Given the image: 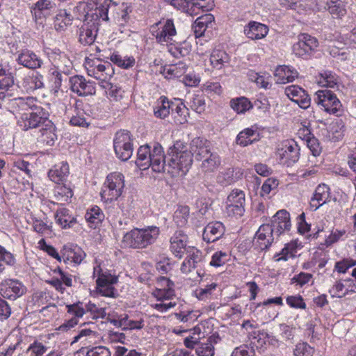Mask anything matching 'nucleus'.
<instances>
[{
    "label": "nucleus",
    "instance_id": "1",
    "mask_svg": "<svg viewBox=\"0 0 356 356\" xmlns=\"http://www.w3.org/2000/svg\"><path fill=\"white\" fill-rule=\"evenodd\" d=\"M168 154V172L172 177L185 175L193 163L192 155L186 144L181 140L175 141L169 148Z\"/></svg>",
    "mask_w": 356,
    "mask_h": 356
},
{
    "label": "nucleus",
    "instance_id": "2",
    "mask_svg": "<svg viewBox=\"0 0 356 356\" xmlns=\"http://www.w3.org/2000/svg\"><path fill=\"white\" fill-rule=\"evenodd\" d=\"M41 116L38 117L35 114L29 121H25L22 125V130L27 131L31 129L38 128L39 130L36 135V139L38 143L46 145L53 146L58 139L57 129L51 120H49L48 111H42Z\"/></svg>",
    "mask_w": 356,
    "mask_h": 356
},
{
    "label": "nucleus",
    "instance_id": "3",
    "mask_svg": "<svg viewBox=\"0 0 356 356\" xmlns=\"http://www.w3.org/2000/svg\"><path fill=\"white\" fill-rule=\"evenodd\" d=\"M159 234L160 229L155 225L136 227L123 236L122 244L124 248L144 249L154 243Z\"/></svg>",
    "mask_w": 356,
    "mask_h": 356
},
{
    "label": "nucleus",
    "instance_id": "4",
    "mask_svg": "<svg viewBox=\"0 0 356 356\" xmlns=\"http://www.w3.org/2000/svg\"><path fill=\"white\" fill-rule=\"evenodd\" d=\"M100 12L102 14H99V16L103 22H108L112 19L118 26H125L131 22L130 13L132 12V8L127 3L104 0Z\"/></svg>",
    "mask_w": 356,
    "mask_h": 356
},
{
    "label": "nucleus",
    "instance_id": "5",
    "mask_svg": "<svg viewBox=\"0 0 356 356\" xmlns=\"http://www.w3.org/2000/svg\"><path fill=\"white\" fill-rule=\"evenodd\" d=\"M105 57L99 55L98 57H86L83 66L87 74L102 83H108L114 74V69L112 64L102 58Z\"/></svg>",
    "mask_w": 356,
    "mask_h": 356
},
{
    "label": "nucleus",
    "instance_id": "6",
    "mask_svg": "<svg viewBox=\"0 0 356 356\" xmlns=\"http://www.w3.org/2000/svg\"><path fill=\"white\" fill-rule=\"evenodd\" d=\"M124 175L118 172L109 174L104 183L100 193L102 200L105 202L117 200L124 188Z\"/></svg>",
    "mask_w": 356,
    "mask_h": 356
},
{
    "label": "nucleus",
    "instance_id": "7",
    "mask_svg": "<svg viewBox=\"0 0 356 356\" xmlns=\"http://www.w3.org/2000/svg\"><path fill=\"white\" fill-rule=\"evenodd\" d=\"M316 103L326 113L336 116L343 113L342 104L332 90H319L316 92Z\"/></svg>",
    "mask_w": 356,
    "mask_h": 356
},
{
    "label": "nucleus",
    "instance_id": "8",
    "mask_svg": "<svg viewBox=\"0 0 356 356\" xmlns=\"http://www.w3.org/2000/svg\"><path fill=\"white\" fill-rule=\"evenodd\" d=\"M150 32L156 41L161 45H168L175 42L173 38L177 35L174 22L171 19H163L150 27Z\"/></svg>",
    "mask_w": 356,
    "mask_h": 356
},
{
    "label": "nucleus",
    "instance_id": "9",
    "mask_svg": "<svg viewBox=\"0 0 356 356\" xmlns=\"http://www.w3.org/2000/svg\"><path fill=\"white\" fill-rule=\"evenodd\" d=\"M43 51L51 64L50 68L62 72L65 75L72 73L74 66L67 54L58 48L50 47H44Z\"/></svg>",
    "mask_w": 356,
    "mask_h": 356
},
{
    "label": "nucleus",
    "instance_id": "10",
    "mask_svg": "<svg viewBox=\"0 0 356 356\" xmlns=\"http://www.w3.org/2000/svg\"><path fill=\"white\" fill-rule=\"evenodd\" d=\"M13 106H17L19 108V111H25L28 110H32V112L30 113H24L22 114L19 119L17 120V125L22 130V125L26 121H29L33 115H38V117L41 116L42 111H47L46 109L43 108L42 106L38 105V100L36 97H19L14 98L13 99Z\"/></svg>",
    "mask_w": 356,
    "mask_h": 356
},
{
    "label": "nucleus",
    "instance_id": "11",
    "mask_svg": "<svg viewBox=\"0 0 356 356\" xmlns=\"http://www.w3.org/2000/svg\"><path fill=\"white\" fill-rule=\"evenodd\" d=\"M113 148L116 156L122 161H128L133 154V139L129 131L120 130L113 139Z\"/></svg>",
    "mask_w": 356,
    "mask_h": 356
},
{
    "label": "nucleus",
    "instance_id": "12",
    "mask_svg": "<svg viewBox=\"0 0 356 356\" xmlns=\"http://www.w3.org/2000/svg\"><path fill=\"white\" fill-rule=\"evenodd\" d=\"M276 154L281 163L291 166L299 160L300 148L295 140H286L281 143Z\"/></svg>",
    "mask_w": 356,
    "mask_h": 356
},
{
    "label": "nucleus",
    "instance_id": "13",
    "mask_svg": "<svg viewBox=\"0 0 356 356\" xmlns=\"http://www.w3.org/2000/svg\"><path fill=\"white\" fill-rule=\"evenodd\" d=\"M318 46V41L307 33H302L298 36V41L293 45V54L304 59L309 58Z\"/></svg>",
    "mask_w": 356,
    "mask_h": 356
},
{
    "label": "nucleus",
    "instance_id": "14",
    "mask_svg": "<svg viewBox=\"0 0 356 356\" xmlns=\"http://www.w3.org/2000/svg\"><path fill=\"white\" fill-rule=\"evenodd\" d=\"M66 314L70 318L65 320L56 330L59 332H65L74 328L79 324V319L86 314L84 309V303L82 301H77L72 304L65 305Z\"/></svg>",
    "mask_w": 356,
    "mask_h": 356
},
{
    "label": "nucleus",
    "instance_id": "15",
    "mask_svg": "<svg viewBox=\"0 0 356 356\" xmlns=\"http://www.w3.org/2000/svg\"><path fill=\"white\" fill-rule=\"evenodd\" d=\"M245 195L240 189H234L227 196L225 211L229 216L241 217L245 212Z\"/></svg>",
    "mask_w": 356,
    "mask_h": 356
},
{
    "label": "nucleus",
    "instance_id": "16",
    "mask_svg": "<svg viewBox=\"0 0 356 356\" xmlns=\"http://www.w3.org/2000/svg\"><path fill=\"white\" fill-rule=\"evenodd\" d=\"M26 291L24 284L16 279H6L0 284V293L4 298L15 300L22 296Z\"/></svg>",
    "mask_w": 356,
    "mask_h": 356
},
{
    "label": "nucleus",
    "instance_id": "17",
    "mask_svg": "<svg viewBox=\"0 0 356 356\" xmlns=\"http://www.w3.org/2000/svg\"><path fill=\"white\" fill-rule=\"evenodd\" d=\"M102 20L83 22L79 28V42L83 45H92L97 38L99 27Z\"/></svg>",
    "mask_w": 356,
    "mask_h": 356
},
{
    "label": "nucleus",
    "instance_id": "18",
    "mask_svg": "<svg viewBox=\"0 0 356 356\" xmlns=\"http://www.w3.org/2000/svg\"><path fill=\"white\" fill-rule=\"evenodd\" d=\"M54 275L51 279L46 281V282L51 286L56 291L63 294L67 288L73 286L74 280L72 274L64 271L61 268L58 267L54 270Z\"/></svg>",
    "mask_w": 356,
    "mask_h": 356
},
{
    "label": "nucleus",
    "instance_id": "19",
    "mask_svg": "<svg viewBox=\"0 0 356 356\" xmlns=\"http://www.w3.org/2000/svg\"><path fill=\"white\" fill-rule=\"evenodd\" d=\"M69 82L70 90L78 96L84 97L95 94V83L86 80L83 76H72L70 78Z\"/></svg>",
    "mask_w": 356,
    "mask_h": 356
},
{
    "label": "nucleus",
    "instance_id": "20",
    "mask_svg": "<svg viewBox=\"0 0 356 356\" xmlns=\"http://www.w3.org/2000/svg\"><path fill=\"white\" fill-rule=\"evenodd\" d=\"M269 224H263L256 232L253 239V245L259 250L268 249L275 238H277Z\"/></svg>",
    "mask_w": 356,
    "mask_h": 356
},
{
    "label": "nucleus",
    "instance_id": "21",
    "mask_svg": "<svg viewBox=\"0 0 356 356\" xmlns=\"http://www.w3.org/2000/svg\"><path fill=\"white\" fill-rule=\"evenodd\" d=\"M276 235H280L289 232L291 227L290 213L285 209H281L273 216L271 223L269 224Z\"/></svg>",
    "mask_w": 356,
    "mask_h": 356
},
{
    "label": "nucleus",
    "instance_id": "22",
    "mask_svg": "<svg viewBox=\"0 0 356 356\" xmlns=\"http://www.w3.org/2000/svg\"><path fill=\"white\" fill-rule=\"evenodd\" d=\"M101 8L102 3L94 7L92 3L80 1L75 6L74 12L77 15V18L81 19L83 17V22L97 21L101 20L99 16V14H102Z\"/></svg>",
    "mask_w": 356,
    "mask_h": 356
},
{
    "label": "nucleus",
    "instance_id": "23",
    "mask_svg": "<svg viewBox=\"0 0 356 356\" xmlns=\"http://www.w3.org/2000/svg\"><path fill=\"white\" fill-rule=\"evenodd\" d=\"M188 235L183 230H177L170 239V250L173 255L181 259L188 250Z\"/></svg>",
    "mask_w": 356,
    "mask_h": 356
},
{
    "label": "nucleus",
    "instance_id": "24",
    "mask_svg": "<svg viewBox=\"0 0 356 356\" xmlns=\"http://www.w3.org/2000/svg\"><path fill=\"white\" fill-rule=\"evenodd\" d=\"M14 77L7 67L0 64V99H9L13 95Z\"/></svg>",
    "mask_w": 356,
    "mask_h": 356
},
{
    "label": "nucleus",
    "instance_id": "25",
    "mask_svg": "<svg viewBox=\"0 0 356 356\" xmlns=\"http://www.w3.org/2000/svg\"><path fill=\"white\" fill-rule=\"evenodd\" d=\"M285 95L301 108L306 109L310 106L311 99L307 92L297 85L287 86L284 90Z\"/></svg>",
    "mask_w": 356,
    "mask_h": 356
},
{
    "label": "nucleus",
    "instance_id": "26",
    "mask_svg": "<svg viewBox=\"0 0 356 356\" xmlns=\"http://www.w3.org/2000/svg\"><path fill=\"white\" fill-rule=\"evenodd\" d=\"M61 257L65 263L78 265L85 258L86 253L77 245L67 243L61 250Z\"/></svg>",
    "mask_w": 356,
    "mask_h": 356
},
{
    "label": "nucleus",
    "instance_id": "27",
    "mask_svg": "<svg viewBox=\"0 0 356 356\" xmlns=\"http://www.w3.org/2000/svg\"><path fill=\"white\" fill-rule=\"evenodd\" d=\"M159 285L163 288H156L152 293L156 300L172 301L175 297L174 283L170 279L163 277L160 279Z\"/></svg>",
    "mask_w": 356,
    "mask_h": 356
},
{
    "label": "nucleus",
    "instance_id": "28",
    "mask_svg": "<svg viewBox=\"0 0 356 356\" xmlns=\"http://www.w3.org/2000/svg\"><path fill=\"white\" fill-rule=\"evenodd\" d=\"M189 152L192 158L200 161L211 152L210 142L204 138L196 137L191 141Z\"/></svg>",
    "mask_w": 356,
    "mask_h": 356
},
{
    "label": "nucleus",
    "instance_id": "29",
    "mask_svg": "<svg viewBox=\"0 0 356 356\" xmlns=\"http://www.w3.org/2000/svg\"><path fill=\"white\" fill-rule=\"evenodd\" d=\"M17 62L19 65L30 70L41 68L43 60L35 52L29 49H23L18 55Z\"/></svg>",
    "mask_w": 356,
    "mask_h": 356
},
{
    "label": "nucleus",
    "instance_id": "30",
    "mask_svg": "<svg viewBox=\"0 0 356 356\" xmlns=\"http://www.w3.org/2000/svg\"><path fill=\"white\" fill-rule=\"evenodd\" d=\"M108 322L117 327H122L123 330H141L144 327V320H131L129 319L127 314L118 316L115 318H108Z\"/></svg>",
    "mask_w": 356,
    "mask_h": 356
},
{
    "label": "nucleus",
    "instance_id": "31",
    "mask_svg": "<svg viewBox=\"0 0 356 356\" xmlns=\"http://www.w3.org/2000/svg\"><path fill=\"white\" fill-rule=\"evenodd\" d=\"M330 188L325 184H319L315 189L311 197L309 207L312 211L317 210L320 207L330 200Z\"/></svg>",
    "mask_w": 356,
    "mask_h": 356
},
{
    "label": "nucleus",
    "instance_id": "32",
    "mask_svg": "<svg viewBox=\"0 0 356 356\" xmlns=\"http://www.w3.org/2000/svg\"><path fill=\"white\" fill-rule=\"evenodd\" d=\"M225 232V227L221 222H211L204 228L202 238L208 243H213L220 239Z\"/></svg>",
    "mask_w": 356,
    "mask_h": 356
},
{
    "label": "nucleus",
    "instance_id": "33",
    "mask_svg": "<svg viewBox=\"0 0 356 356\" xmlns=\"http://www.w3.org/2000/svg\"><path fill=\"white\" fill-rule=\"evenodd\" d=\"M22 87L27 92H32L44 88V76L39 72L34 71L25 76L22 83Z\"/></svg>",
    "mask_w": 356,
    "mask_h": 356
},
{
    "label": "nucleus",
    "instance_id": "34",
    "mask_svg": "<svg viewBox=\"0 0 356 356\" xmlns=\"http://www.w3.org/2000/svg\"><path fill=\"white\" fill-rule=\"evenodd\" d=\"M70 174L69 164L62 161L54 165L49 171L48 177L53 182L60 184L65 181Z\"/></svg>",
    "mask_w": 356,
    "mask_h": 356
},
{
    "label": "nucleus",
    "instance_id": "35",
    "mask_svg": "<svg viewBox=\"0 0 356 356\" xmlns=\"http://www.w3.org/2000/svg\"><path fill=\"white\" fill-rule=\"evenodd\" d=\"M268 27L260 22L251 21L244 27L245 35L251 40H260L266 36Z\"/></svg>",
    "mask_w": 356,
    "mask_h": 356
},
{
    "label": "nucleus",
    "instance_id": "36",
    "mask_svg": "<svg viewBox=\"0 0 356 356\" xmlns=\"http://www.w3.org/2000/svg\"><path fill=\"white\" fill-rule=\"evenodd\" d=\"M149 167L156 172H161L165 168H167L164 151L162 146L159 143H155L152 148L151 165Z\"/></svg>",
    "mask_w": 356,
    "mask_h": 356
},
{
    "label": "nucleus",
    "instance_id": "37",
    "mask_svg": "<svg viewBox=\"0 0 356 356\" xmlns=\"http://www.w3.org/2000/svg\"><path fill=\"white\" fill-rule=\"evenodd\" d=\"M259 140V134L254 127L245 128L236 136V143L241 147L248 146Z\"/></svg>",
    "mask_w": 356,
    "mask_h": 356
},
{
    "label": "nucleus",
    "instance_id": "38",
    "mask_svg": "<svg viewBox=\"0 0 356 356\" xmlns=\"http://www.w3.org/2000/svg\"><path fill=\"white\" fill-rule=\"evenodd\" d=\"M174 101H170L165 96H161L154 106V115L159 119H165L174 111Z\"/></svg>",
    "mask_w": 356,
    "mask_h": 356
},
{
    "label": "nucleus",
    "instance_id": "39",
    "mask_svg": "<svg viewBox=\"0 0 356 356\" xmlns=\"http://www.w3.org/2000/svg\"><path fill=\"white\" fill-rule=\"evenodd\" d=\"M298 75V72L294 67L285 65L278 66L275 72L277 83L281 84L293 81Z\"/></svg>",
    "mask_w": 356,
    "mask_h": 356
},
{
    "label": "nucleus",
    "instance_id": "40",
    "mask_svg": "<svg viewBox=\"0 0 356 356\" xmlns=\"http://www.w3.org/2000/svg\"><path fill=\"white\" fill-rule=\"evenodd\" d=\"M209 60L213 68L221 70L229 65L230 56L225 50L215 49L210 55Z\"/></svg>",
    "mask_w": 356,
    "mask_h": 356
},
{
    "label": "nucleus",
    "instance_id": "41",
    "mask_svg": "<svg viewBox=\"0 0 356 356\" xmlns=\"http://www.w3.org/2000/svg\"><path fill=\"white\" fill-rule=\"evenodd\" d=\"M187 2L186 14L194 16L200 14L201 11H209L213 6L211 0H186Z\"/></svg>",
    "mask_w": 356,
    "mask_h": 356
},
{
    "label": "nucleus",
    "instance_id": "42",
    "mask_svg": "<svg viewBox=\"0 0 356 356\" xmlns=\"http://www.w3.org/2000/svg\"><path fill=\"white\" fill-rule=\"evenodd\" d=\"M218 287V284L215 282H211L204 284L201 283L200 286L194 291L195 296L200 301L211 300Z\"/></svg>",
    "mask_w": 356,
    "mask_h": 356
},
{
    "label": "nucleus",
    "instance_id": "43",
    "mask_svg": "<svg viewBox=\"0 0 356 356\" xmlns=\"http://www.w3.org/2000/svg\"><path fill=\"white\" fill-rule=\"evenodd\" d=\"M56 4L51 0H38L33 6L32 13L36 19L45 18L51 14Z\"/></svg>",
    "mask_w": 356,
    "mask_h": 356
},
{
    "label": "nucleus",
    "instance_id": "44",
    "mask_svg": "<svg viewBox=\"0 0 356 356\" xmlns=\"http://www.w3.org/2000/svg\"><path fill=\"white\" fill-rule=\"evenodd\" d=\"M214 21V17L210 13H207L198 17L193 24V29L196 38L202 36L205 31L211 26Z\"/></svg>",
    "mask_w": 356,
    "mask_h": 356
},
{
    "label": "nucleus",
    "instance_id": "45",
    "mask_svg": "<svg viewBox=\"0 0 356 356\" xmlns=\"http://www.w3.org/2000/svg\"><path fill=\"white\" fill-rule=\"evenodd\" d=\"M56 222L62 228L67 229L74 226L76 219L70 214L69 209L60 208L58 209L54 215Z\"/></svg>",
    "mask_w": 356,
    "mask_h": 356
},
{
    "label": "nucleus",
    "instance_id": "46",
    "mask_svg": "<svg viewBox=\"0 0 356 356\" xmlns=\"http://www.w3.org/2000/svg\"><path fill=\"white\" fill-rule=\"evenodd\" d=\"M174 111H172L175 122L177 124H184L188 121L189 116L188 108L181 99H175L174 102Z\"/></svg>",
    "mask_w": 356,
    "mask_h": 356
},
{
    "label": "nucleus",
    "instance_id": "47",
    "mask_svg": "<svg viewBox=\"0 0 356 356\" xmlns=\"http://www.w3.org/2000/svg\"><path fill=\"white\" fill-rule=\"evenodd\" d=\"M299 134L303 136V139L306 141L307 147L314 156H318L321 152L318 140L314 137L308 128H303L299 130Z\"/></svg>",
    "mask_w": 356,
    "mask_h": 356
},
{
    "label": "nucleus",
    "instance_id": "48",
    "mask_svg": "<svg viewBox=\"0 0 356 356\" xmlns=\"http://www.w3.org/2000/svg\"><path fill=\"white\" fill-rule=\"evenodd\" d=\"M93 276L97 277V284H115L118 282V277L112 275L109 270L102 269L100 264L94 266Z\"/></svg>",
    "mask_w": 356,
    "mask_h": 356
},
{
    "label": "nucleus",
    "instance_id": "49",
    "mask_svg": "<svg viewBox=\"0 0 356 356\" xmlns=\"http://www.w3.org/2000/svg\"><path fill=\"white\" fill-rule=\"evenodd\" d=\"M98 333L89 328L81 329L72 341V344L80 341L83 346L90 345L96 342Z\"/></svg>",
    "mask_w": 356,
    "mask_h": 356
},
{
    "label": "nucleus",
    "instance_id": "50",
    "mask_svg": "<svg viewBox=\"0 0 356 356\" xmlns=\"http://www.w3.org/2000/svg\"><path fill=\"white\" fill-rule=\"evenodd\" d=\"M152 149L149 145L140 146L137 152L136 164L141 169H147L151 165Z\"/></svg>",
    "mask_w": 356,
    "mask_h": 356
},
{
    "label": "nucleus",
    "instance_id": "51",
    "mask_svg": "<svg viewBox=\"0 0 356 356\" xmlns=\"http://www.w3.org/2000/svg\"><path fill=\"white\" fill-rule=\"evenodd\" d=\"M201 169L204 172H212L220 165L221 159L216 152H211L208 156L201 160Z\"/></svg>",
    "mask_w": 356,
    "mask_h": 356
},
{
    "label": "nucleus",
    "instance_id": "52",
    "mask_svg": "<svg viewBox=\"0 0 356 356\" xmlns=\"http://www.w3.org/2000/svg\"><path fill=\"white\" fill-rule=\"evenodd\" d=\"M73 17L66 10H59L54 19V27L58 31H65L67 26L72 24Z\"/></svg>",
    "mask_w": 356,
    "mask_h": 356
},
{
    "label": "nucleus",
    "instance_id": "53",
    "mask_svg": "<svg viewBox=\"0 0 356 356\" xmlns=\"http://www.w3.org/2000/svg\"><path fill=\"white\" fill-rule=\"evenodd\" d=\"M106 58H108L113 63L122 69L131 68L136 63L135 58L133 56L122 57L117 51L111 53L108 57Z\"/></svg>",
    "mask_w": 356,
    "mask_h": 356
},
{
    "label": "nucleus",
    "instance_id": "54",
    "mask_svg": "<svg viewBox=\"0 0 356 356\" xmlns=\"http://www.w3.org/2000/svg\"><path fill=\"white\" fill-rule=\"evenodd\" d=\"M242 175L239 168H229L218 176V181L222 185H229L237 181Z\"/></svg>",
    "mask_w": 356,
    "mask_h": 356
},
{
    "label": "nucleus",
    "instance_id": "55",
    "mask_svg": "<svg viewBox=\"0 0 356 356\" xmlns=\"http://www.w3.org/2000/svg\"><path fill=\"white\" fill-rule=\"evenodd\" d=\"M328 12L334 19H342L346 15V9L341 0H327Z\"/></svg>",
    "mask_w": 356,
    "mask_h": 356
},
{
    "label": "nucleus",
    "instance_id": "56",
    "mask_svg": "<svg viewBox=\"0 0 356 356\" xmlns=\"http://www.w3.org/2000/svg\"><path fill=\"white\" fill-rule=\"evenodd\" d=\"M168 46L170 54L177 58L188 55L191 51V46L186 41L177 42L176 44H174V42H172Z\"/></svg>",
    "mask_w": 356,
    "mask_h": 356
},
{
    "label": "nucleus",
    "instance_id": "57",
    "mask_svg": "<svg viewBox=\"0 0 356 356\" xmlns=\"http://www.w3.org/2000/svg\"><path fill=\"white\" fill-rule=\"evenodd\" d=\"M344 238H347L346 231L345 229H332L330 234L325 237L324 241L318 244V248L321 250H324Z\"/></svg>",
    "mask_w": 356,
    "mask_h": 356
},
{
    "label": "nucleus",
    "instance_id": "58",
    "mask_svg": "<svg viewBox=\"0 0 356 356\" xmlns=\"http://www.w3.org/2000/svg\"><path fill=\"white\" fill-rule=\"evenodd\" d=\"M54 195L57 201L67 203L71 202L74 193L70 186L60 184L54 188Z\"/></svg>",
    "mask_w": 356,
    "mask_h": 356
},
{
    "label": "nucleus",
    "instance_id": "59",
    "mask_svg": "<svg viewBox=\"0 0 356 356\" xmlns=\"http://www.w3.org/2000/svg\"><path fill=\"white\" fill-rule=\"evenodd\" d=\"M90 116L86 113L83 109L79 107L76 104L70 123L73 126L88 127L90 124Z\"/></svg>",
    "mask_w": 356,
    "mask_h": 356
},
{
    "label": "nucleus",
    "instance_id": "60",
    "mask_svg": "<svg viewBox=\"0 0 356 356\" xmlns=\"http://www.w3.org/2000/svg\"><path fill=\"white\" fill-rule=\"evenodd\" d=\"M85 218L91 227H96L104 220V214L99 207L93 206L87 210Z\"/></svg>",
    "mask_w": 356,
    "mask_h": 356
},
{
    "label": "nucleus",
    "instance_id": "61",
    "mask_svg": "<svg viewBox=\"0 0 356 356\" xmlns=\"http://www.w3.org/2000/svg\"><path fill=\"white\" fill-rule=\"evenodd\" d=\"M32 226L33 230L42 236L50 235L52 233V222H49L47 218H33Z\"/></svg>",
    "mask_w": 356,
    "mask_h": 356
},
{
    "label": "nucleus",
    "instance_id": "62",
    "mask_svg": "<svg viewBox=\"0 0 356 356\" xmlns=\"http://www.w3.org/2000/svg\"><path fill=\"white\" fill-rule=\"evenodd\" d=\"M85 314H88L92 320L104 318L106 316V309L97 305L91 301L84 304Z\"/></svg>",
    "mask_w": 356,
    "mask_h": 356
},
{
    "label": "nucleus",
    "instance_id": "63",
    "mask_svg": "<svg viewBox=\"0 0 356 356\" xmlns=\"http://www.w3.org/2000/svg\"><path fill=\"white\" fill-rule=\"evenodd\" d=\"M339 83L338 76L332 71L325 70L319 75L318 83L323 87L334 88Z\"/></svg>",
    "mask_w": 356,
    "mask_h": 356
},
{
    "label": "nucleus",
    "instance_id": "64",
    "mask_svg": "<svg viewBox=\"0 0 356 356\" xmlns=\"http://www.w3.org/2000/svg\"><path fill=\"white\" fill-rule=\"evenodd\" d=\"M232 108L237 113H244L252 108V103L244 97L232 99L230 101Z\"/></svg>",
    "mask_w": 356,
    "mask_h": 356
}]
</instances>
